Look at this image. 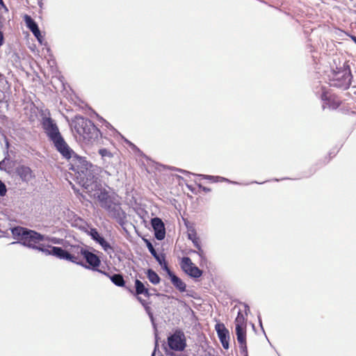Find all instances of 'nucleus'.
<instances>
[{"mask_svg": "<svg viewBox=\"0 0 356 356\" xmlns=\"http://www.w3.org/2000/svg\"><path fill=\"white\" fill-rule=\"evenodd\" d=\"M67 159L70 160L69 170L76 181L86 190V193H91L99 185L97 182L98 175L97 166L74 152Z\"/></svg>", "mask_w": 356, "mask_h": 356, "instance_id": "1", "label": "nucleus"}, {"mask_svg": "<svg viewBox=\"0 0 356 356\" xmlns=\"http://www.w3.org/2000/svg\"><path fill=\"white\" fill-rule=\"evenodd\" d=\"M72 127L79 140L85 144H104L100 130L90 120L79 115L75 116Z\"/></svg>", "mask_w": 356, "mask_h": 356, "instance_id": "2", "label": "nucleus"}, {"mask_svg": "<svg viewBox=\"0 0 356 356\" xmlns=\"http://www.w3.org/2000/svg\"><path fill=\"white\" fill-rule=\"evenodd\" d=\"M88 194L98 201L100 207L106 211L110 217L117 220H121L125 217L120 201L114 196L111 195L106 189L102 188L100 185H98L91 193Z\"/></svg>", "mask_w": 356, "mask_h": 356, "instance_id": "3", "label": "nucleus"}, {"mask_svg": "<svg viewBox=\"0 0 356 356\" xmlns=\"http://www.w3.org/2000/svg\"><path fill=\"white\" fill-rule=\"evenodd\" d=\"M42 127L49 138L53 142L55 147L65 159H70L74 154V151L69 147L62 137L58 126L54 121L48 117L42 119Z\"/></svg>", "mask_w": 356, "mask_h": 356, "instance_id": "4", "label": "nucleus"}, {"mask_svg": "<svg viewBox=\"0 0 356 356\" xmlns=\"http://www.w3.org/2000/svg\"><path fill=\"white\" fill-rule=\"evenodd\" d=\"M353 79L351 70L348 62L339 63V66L333 67L329 75V83L331 86L343 90L348 89Z\"/></svg>", "mask_w": 356, "mask_h": 356, "instance_id": "5", "label": "nucleus"}, {"mask_svg": "<svg viewBox=\"0 0 356 356\" xmlns=\"http://www.w3.org/2000/svg\"><path fill=\"white\" fill-rule=\"evenodd\" d=\"M12 234L15 238L22 245L38 249L42 252L44 251V246L40 244V242L44 239V236L40 234L22 227L13 228Z\"/></svg>", "mask_w": 356, "mask_h": 356, "instance_id": "6", "label": "nucleus"}, {"mask_svg": "<svg viewBox=\"0 0 356 356\" xmlns=\"http://www.w3.org/2000/svg\"><path fill=\"white\" fill-rule=\"evenodd\" d=\"M234 323L236 339L239 343L241 353L245 356H248L246 341L247 319L241 311L238 312Z\"/></svg>", "mask_w": 356, "mask_h": 356, "instance_id": "7", "label": "nucleus"}, {"mask_svg": "<svg viewBox=\"0 0 356 356\" xmlns=\"http://www.w3.org/2000/svg\"><path fill=\"white\" fill-rule=\"evenodd\" d=\"M168 343L170 348L175 351H182L186 346V341L184 333L177 330L168 337Z\"/></svg>", "mask_w": 356, "mask_h": 356, "instance_id": "8", "label": "nucleus"}, {"mask_svg": "<svg viewBox=\"0 0 356 356\" xmlns=\"http://www.w3.org/2000/svg\"><path fill=\"white\" fill-rule=\"evenodd\" d=\"M184 224L187 229V235H188V239L192 241L194 246L197 249V254L200 257H203L204 251L202 249L201 244H200V239L197 236L195 224L188 220H184Z\"/></svg>", "mask_w": 356, "mask_h": 356, "instance_id": "9", "label": "nucleus"}, {"mask_svg": "<svg viewBox=\"0 0 356 356\" xmlns=\"http://www.w3.org/2000/svg\"><path fill=\"white\" fill-rule=\"evenodd\" d=\"M180 266L184 273L192 277L199 278L202 275V270L197 267L188 257L182 258Z\"/></svg>", "mask_w": 356, "mask_h": 356, "instance_id": "10", "label": "nucleus"}, {"mask_svg": "<svg viewBox=\"0 0 356 356\" xmlns=\"http://www.w3.org/2000/svg\"><path fill=\"white\" fill-rule=\"evenodd\" d=\"M86 251L80 245H71L67 250V261L83 265V256Z\"/></svg>", "mask_w": 356, "mask_h": 356, "instance_id": "11", "label": "nucleus"}, {"mask_svg": "<svg viewBox=\"0 0 356 356\" xmlns=\"http://www.w3.org/2000/svg\"><path fill=\"white\" fill-rule=\"evenodd\" d=\"M216 331L218 337L225 349H228L229 347V332L223 323H217L215 325Z\"/></svg>", "mask_w": 356, "mask_h": 356, "instance_id": "12", "label": "nucleus"}, {"mask_svg": "<svg viewBox=\"0 0 356 356\" xmlns=\"http://www.w3.org/2000/svg\"><path fill=\"white\" fill-rule=\"evenodd\" d=\"M23 19L26 24V27L32 32L33 35L37 38L38 41L42 44L43 37L35 22L31 18V16L26 14L23 16Z\"/></svg>", "mask_w": 356, "mask_h": 356, "instance_id": "13", "label": "nucleus"}, {"mask_svg": "<svg viewBox=\"0 0 356 356\" xmlns=\"http://www.w3.org/2000/svg\"><path fill=\"white\" fill-rule=\"evenodd\" d=\"M152 226L155 232V237L158 240H162L165 238V230L164 223L159 218H154L151 220Z\"/></svg>", "mask_w": 356, "mask_h": 356, "instance_id": "14", "label": "nucleus"}, {"mask_svg": "<svg viewBox=\"0 0 356 356\" xmlns=\"http://www.w3.org/2000/svg\"><path fill=\"white\" fill-rule=\"evenodd\" d=\"M15 172L17 175L24 181L28 182L35 177L34 173L32 170L26 165H22L16 168Z\"/></svg>", "mask_w": 356, "mask_h": 356, "instance_id": "15", "label": "nucleus"}, {"mask_svg": "<svg viewBox=\"0 0 356 356\" xmlns=\"http://www.w3.org/2000/svg\"><path fill=\"white\" fill-rule=\"evenodd\" d=\"M129 292L134 294L136 298L138 297H140V295H143L147 298L150 296V293L149 289L145 286V284L139 280L136 279L135 280V291L132 289H129Z\"/></svg>", "mask_w": 356, "mask_h": 356, "instance_id": "16", "label": "nucleus"}, {"mask_svg": "<svg viewBox=\"0 0 356 356\" xmlns=\"http://www.w3.org/2000/svg\"><path fill=\"white\" fill-rule=\"evenodd\" d=\"M90 235L91 236L92 238L97 241L105 251L112 250L111 245L99 235L96 229H91Z\"/></svg>", "mask_w": 356, "mask_h": 356, "instance_id": "17", "label": "nucleus"}, {"mask_svg": "<svg viewBox=\"0 0 356 356\" xmlns=\"http://www.w3.org/2000/svg\"><path fill=\"white\" fill-rule=\"evenodd\" d=\"M84 259L93 268H97L101 264L99 257L87 250H86L83 256V260Z\"/></svg>", "mask_w": 356, "mask_h": 356, "instance_id": "18", "label": "nucleus"}, {"mask_svg": "<svg viewBox=\"0 0 356 356\" xmlns=\"http://www.w3.org/2000/svg\"><path fill=\"white\" fill-rule=\"evenodd\" d=\"M50 250L44 248V252L54 255L59 259L67 260V250H65L59 247L49 246Z\"/></svg>", "mask_w": 356, "mask_h": 356, "instance_id": "19", "label": "nucleus"}, {"mask_svg": "<svg viewBox=\"0 0 356 356\" xmlns=\"http://www.w3.org/2000/svg\"><path fill=\"white\" fill-rule=\"evenodd\" d=\"M168 274L174 286L176 287L180 292H185L186 290V284L171 271H169Z\"/></svg>", "mask_w": 356, "mask_h": 356, "instance_id": "20", "label": "nucleus"}, {"mask_svg": "<svg viewBox=\"0 0 356 356\" xmlns=\"http://www.w3.org/2000/svg\"><path fill=\"white\" fill-rule=\"evenodd\" d=\"M98 271L99 273L105 275L108 277H109L110 280L112 281V282L115 285H116L118 286H121V287L124 286L125 281H124V277H123V276L122 275H120V274H114L113 275H111L109 273H108L106 272H104V271H102L100 270H98Z\"/></svg>", "mask_w": 356, "mask_h": 356, "instance_id": "21", "label": "nucleus"}, {"mask_svg": "<svg viewBox=\"0 0 356 356\" xmlns=\"http://www.w3.org/2000/svg\"><path fill=\"white\" fill-rule=\"evenodd\" d=\"M146 274H147V277L148 280L153 284H157L160 282L161 279H160L159 276L153 270L148 269L147 270Z\"/></svg>", "mask_w": 356, "mask_h": 356, "instance_id": "22", "label": "nucleus"}, {"mask_svg": "<svg viewBox=\"0 0 356 356\" xmlns=\"http://www.w3.org/2000/svg\"><path fill=\"white\" fill-rule=\"evenodd\" d=\"M154 257L159 262V264L161 266V267L167 271L168 273L170 270L168 268V263L165 261V255L163 254H156Z\"/></svg>", "mask_w": 356, "mask_h": 356, "instance_id": "23", "label": "nucleus"}, {"mask_svg": "<svg viewBox=\"0 0 356 356\" xmlns=\"http://www.w3.org/2000/svg\"><path fill=\"white\" fill-rule=\"evenodd\" d=\"M332 97L331 95H330L328 92H325L322 94V99L324 101H327V104H329V106H332L333 107H338L339 106V102L337 100V101H335L334 99H333V104H331V99H332Z\"/></svg>", "mask_w": 356, "mask_h": 356, "instance_id": "24", "label": "nucleus"}, {"mask_svg": "<svg viewBox=\"0 0 356 356\" xmlns=\"http://www.w3.org/2000/svg\"><path fill=\"white\" fill-rule=\"evenodd\" d=\"M98 153L102 159H111L113 156V153L106 148H101L99 149Z\"/></svg>", "mask_w": 356, "mask_h": 356, "instance_id": "25", "label": "nucleus"}, {"mask_svg": "<svg viewBox=\"0 0 356 356\" xmlns=\"http://www.w3.org/2000/svg\"><path fill=\"white\" fill-rule=\"evenodd\" d=\"M138 300L140 302V303L144 307L145 311L147 313L152 317V313L151 307L149 305V302H147L145 300L143 299L141 297H138Z\"/></svg>", "mask_w": 356, "mask_h": 356, "instance_id": "26", "label": "nucleus"}, {"mask_svg": "<svg viewBox=\"0 0 356 356\" xmlns=\"http://www.w3.org/2000/svg\"><path fill=\"white\" fill-rule=\"evenodd\" d=\"M203 178L209 180L211 182H219L227 180L225 178L219 176L204 175Z\"/></svg>", "mask_w": 356, "mask_h": 356, "instance_id": "27", "label": "nucleus"}, {"mask_svg": "<svg viewBox=\"0 0 356 356\" xmlns=\"http://www.w3.org/2000/svg\"><path fill=\"white\" fill-rule=\"evenodd\" d=\"M146 242H147V246L149 251L151 252V254L153 255V257L155 256L157 253H156L154 246L149 241H146Z\"/></svg>", "mask_w": 356, "mask_h": 356, "instance_id": "28", "label": "nucleus"}, {"mask_svg": "<svg viewBox=\"0 0 356 356\" xmlns=\"http://www.w3.org/2000/svg\"><path fill=\"white\" fill-rule=\"evenodd\" d=\"M6 185L0 180V195L3 196L6 193Z\"/></svg>", "mask_w": 356, "mask_h": 356, "instance_id": "29", "label": "nucleus"}, {"mask_svg": "<svg viewBox=\"0 0 356 356\" xmlns=\"http://www.w3.org/2000/svg\"><path fill=\"white\" fill-rule=\"evenodd\" d=\"M197 186H198V188H199L201 191H204V192H205V193H208V192H210V191H211V188H207V187L203 186H202V185H201V184H198Z\"/></svg>", "mask_w": 356, "mask_h": 356, "instance_id": "30", "label": "nucleus"}, {"mask_svg": "<svg viewBox=\"0 0 356 356\" xmlns=\"http://www.w3.org/2000/svg\"><path fill=\"white\" fill-rule=\"evenodd\" d=\"M3 40H4L3 34V33L0 31V47L3 44Z\"/></svg>", "mask_w": 356, "mask_h": 356, "instance_id": "31", "label": "nucleus"}, {"mask_svg": "<svg viewBox=\"0 0 356 356\" xmlns=\"http://www.w3.org/2000/svg\"><path fill=\"white\" fill-rule=\"evenodd\" d=\"M350 38H351L352 40L356 44V36L351 35Z\"/></svg>", "mask_w": 356, "mask_h": 356, "instance_id": "32", "label": "nucleus"}, {"mask_svg": "<svg viewBox=\"0 0 356 356\" xmlns=\"http://www.w3.org/2000/svg\"><path fill=\"white\" fill-rule=\"evenodd\" d=\"M0 3H1V4H3V0H0Z\"/></svg>", "mask_w": 356, "mask_h": 356, "instance_id": "33", "label": "nucleus"}]
</instances>
